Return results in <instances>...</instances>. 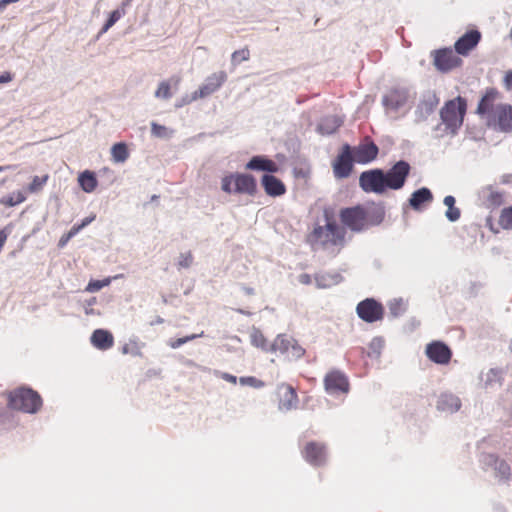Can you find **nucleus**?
Listing matches in <instances>:
<instances>
[{
    "label": "nucleus",
    "mask_w": 512,
    "mask_h": 512,
    "mask_svg": "<svg viewBox=\"0 0 512 512\" xmlns=\"http://www.w3.org/2000/svg\"><path fill=\"white\" fill-rule=\"evenodd\" d=\"M481 33L478 30H470L462 35L455 42V51L458 55L467 56L476 48L481 40Z\"/></svg>",
    "instance_id": "obj_17"
},
{
    "label": "nucleus",
    "mask_w": 512,
    "mask_h": 512,
    "mask_svg": "<svg viewBox=\"0 0 512 512\" xmlns=\"http://www.w3.org/2000/svg\"><path fill=\"white\" fill-rule=\"evenodd\" d=\"M451 400L456 402V404H455L456 405V409H458L459 406H460L459 403H458V399L451 397Z\"/></svg>",
    "instance_id": "obj_55"
},
{
    "label": "nucleus",
    "mask_w": 512,
    "mask_h": 512,
    "mask_svg": "<svg viewBox=\"0 0 512 512\" xmlns=\"http://www.w3.org/2000/svg\"><path fill=\"white\" fill-rule=\"evenodd\" d=\"M221 189L227 194L254 196L257 193V182L251 174L231 173L222 178Z\"/></svg>",
    "instance_id": "obj_3"
},
{
    "label": "nucleus",
    "mask_w": 512,
    "mask_h": 512,
    "mask_svg": "<svg viewBox=\"0 0 512 512\" xmlns=\"http://www.w3.org/2000/svg\"><path fill=\"white\" fill-rule=\"evenodd\" d=\"M95 219V216L86 217L82 220L80 224L74 225L73 228L77 229V232L79 233L84 227L89 225L93 220Z\"/></svg>",
    "instance_id": "obj_49"
},
{
    "label": "nucleus",
    "mask_w": 512,
    "mask_h": 512,
    "mask_svg": "<svg viewBox=\"0 0 512 512\" xmlns=\"http://www.w3.org/2000/svg\"><path fill=\"white\" fill-rule=\"evenodd\" d=\"M226 80L227 74L225 71H219L211 74L207 77L205 83L201 85L198 90L193 92L191 100L195 101L213 94L226 82Z\"/></svg>",
    "instance_id": "obj_14"
},
{
    "label": "nucleus",
    "mask_w": 512,
    "mask_h": 512,
    "mask_svg": "<svg viewBox=\"0 0 512 512\" xmlns=\"http://www.w3.org/2000/svg\"><path fill=\"white\" fill-rule=\"evenodd\" d=\"M302 457L312 466H322L327 460V451L324 443L317 441L307 442L301 450Z\"/></svg>",
    "instance_id": "obj_12"
},
{
    "label": "nucleus",
    "mask_w": 512,
    "mask_h": 512,
    "mask_svg": "<svg viewBox=\"0 0 512 512\" xmlns=\"http://www.w3.org/2000/svg\"><path fill=\"white\" fill-rule=\"evenodd\" d=\"M13 76L10 72H5L0 76V83H8L12 81Z\"/></svg>",
    "instance_id": "obj_51"
},
{
    "label": "nucleus",
    "mask_w": 512,
    "mask_h": 512,
    "mask_svg": "<svg viewBox=\"0 0 512 512\" xmlns=\"http://www.w3.org/2000/svg\"><path fill=\"white\" fill-rule=\"evenodd\" d=\"M110 284V279L104 280H92L88 283L86 287V291L88 292H97L101 290L103 287L108 286Z\"/></svg>",
    "instance_id": "obj_39"
},
{
    "label": "nucleus",
    "mask_w": 512,
    "mask_h": 512,
    "mask_svg": "<svg viewBox=\"0 0 512 512\" xmlns=\"http://www.w3.org/2000/svg\"><path fill=\"white\" fill-rule=\"evenodd\" d=\"M466 110V100L458 96L444 104L440 110V117L447 129H450L454 133L462 126Z\"/></svg>",
    "instance_id": "obj_4"
},
{
    "label": "nucleus",
    "mask_w": 512,
    "mask_h": 512,
    "mask_svg": "<svg viewBox=\"0 0 512 512\" xmlns=\"http://www.w3.org/2000/svg\"><path fill=\"white\" fill-rule=\"evenodd\" d=\"M279 397V407L284 410H290L296 406L298 402V396L295 389L286 383H282L277 389Z\"/></svg>",
    "instance_id": "obj_20"
},
{
    "label": "nucleus",
    "mask_w": 512,
    "mask_h": 512,
    "mask_svg": "<svg viewBox=\"0 0 512 512\" xmlns=\"http://www.w3.org/2000/svg\"><path fill=\"white\" fill-rule=\"evenodd\" d=\"M324 389L332 396L347 395L350 391L348 376L339 369L329 370L323 378Z\"/></svg>",
    "instance_id": "obj_6"
},
{
    "label": "nucleus",
    "mask_w": 512,
    "mask_h": 512,
    "mask_svg": "<svg viewBox=\"0 0 512 512\" xmlns=\"http://www.w3.org/2000/svg\"><path fill=\"white\" fill-rule=\"evenodd\" d=\"M432 200L433 195L431 191L428 188L423 187L412 193L409 203L414 210H419L423 204L430 203Z\"/></svg>",
    "instance_id": "obj_24"
},
{
    "label": "nucleus",
    "mask_w": 512,
    "mask_h": 512,
    "mask_svg": "<svg viewBox=\"0 0 512 512\" xmlns=\"http://www.w3.org/2000/svg\"><path fill=\"white\" fill-rule=\"evenodd\" d=\"M172 96L171 84L169 81H162L159 83L155 91V97L161 99H169Z\"/></svg>",
    "instance_id": "obj_37"
},
{
    "label": "nucleus",
    "mask_w": 512,
    "mask_h": 512,
    "mask_svg": "<svg viewBox=\"0 0 512 512\" xmlns=\"http://www.w3.org/2000/svg\"><path fill=\"white\" fill-rule=\"evenodd\" d=\"M241 385H248L252 387H261L263 383L253 376L241 377L239 379Z\"/></svg>",
    "instance_id": "obj_43"
},
{
    "label": "nucleus",
    "mask_w": 512,
    "mask_h": 512,
    "mask_svg": "<svg viewBox=\"0 0 512 512\" xmlns=\"http://www.w3.org/2000/svg\"><path fill=\"white\" fill-rule=\"evenodd\" d=\"M11 166H0V172L10 169Z\"/></svg>",
    "instance_id": "obj_54"
},
{
    "label": "nucleus",
    "mask_w": 512,
    "mask_h": 512,
    "mask_svg": "<svg viewBox=\"0 0 512 512\" xmlns=\"http://www.w3.org/2000/svg\"><path fill=\"white\" fill-rule=\"evenodd\" d=\"M495 470H496L497 476H499L501 479L508 480L510 478L511 468L506 461L497 460L495 462Z\"/></svg>",
    "instance_id": "obj_36"
},
{
    "label": "nucleus",
    "mask_w": 512,
    "mask_h": 512,
    "mask_svg": "<svg viewBox=\"0 0 512 512\" xmlns=\"http://www.w3.org/2000/svg\"><path fill=\"white\" fill-rule=\"evenodd\" d=\"M425 354L430 361L439 365H447L452 358L451 349L441 341H432L427 344Z\"/></svg>",
    "instance_id": "obj_15"
},
{
    "label": "nucleus",
    "mask_w": 512,
    "mask_h": 512,
    "mask_svg": "<svg viewBox=\"0 0 512 512\" xmlns=\"http://www.w3.org/2000/svg\"><path fill=\"white\" fill-rule=\"evenodd\" d=\"M92 345L99 350H108L114 345L112 333L105 329H96L91 335Z\"/></svg>",
    "instance_id": "obj_23"
},
{
    "label": "nucleus",
    "mask_w": 512,
    "mask_h": 512,
    "mask_svg": "<svg viewBox=\"0 0 512 512\" xmlns=\"http://www.w3.org/2000/svg\"><path fill=\"white\" fill-rule=\"evenodd\" d=\"M250 341L251 344L257 348H261L266 350L267 349V340L263 333L258 330L254 329L250 334Z\"/></svg>",
    "instance_id": "obj_35"
},
{
    "label": "nucleus",
    "mask_w": 512,
    "mask_h": 512,
    "mask_svg": "<svg viewBox=\"0 0 512 512\" xmlns=\"http://www.w3.org/2000/svg\"><path fill=\"white\" fill-rule=\"evenodd\" d=\"M250 58V51L247 47L236 50L232 53L231 61L234 65H238L243 61H247Z\"/></svg>",
    "instance_id": "obj_38"
},
{
    "label": "nucleus",
    "mask_w": 512,
    "mask_h": 512,
    "mask_svg": "<svg viewBox=\"0 0 512 512\" xmlns=\"http://www.w3.org/2000/svg\"><path fill=\"white\" fill-rule=\"evenodd\" d=\"M125 15V9H116L112 11L107 19L106 23L102 27L100 33H106L121 17Z\"/></svg>",
    "instance_id": "obj_33"
},
{
    "label": "nucleus",
    "mask_w": 512,
    "mask_h": 512,
    "mask_svg": "<svg viewBox=\"0 0 512 512\" xmlns=\"http://www.w3.org/2000/svg\"><path fill=\"white\" fill-rule=\"evenodd\" d=\"M352 149L348 144L342 147L340 154L333 162V172L336 178H347L353 170Z\"/></svg>",
    "instance_id": "obj_13"
},
{
    "label": "nucleus",
    "mask_w": 512,
    "mask_h": 512,
    "mask_svg": "<svg viewBox=\"0 0 512 512\" xmlns=\"http://www.w3.org/2000/svg\"><path fill=\"white\" fill-rule=\"evenodd\" d=\"M443 202L448 207L446 217L452 222L457 221L460 218L461 212L459 208L455 207V198L448 195L444 198Z\"/></svg>",
    "instance_id": "obj_29"
},
{
    "label": "nucleus",
    "mask_w": 512,
    "mask_h": 512,
    "mask_svg": "<svg viewBox=\"0 0 512 512\" xmlns=\"http://www.w3.org/2000/svg\"><path fill=\"white\" fill-rule=\"evenodd\" d=\"M486 125L497 132H512V105L508 103L498 104L495 111L486 120Z\"/></svg>",
    "instance_id": "obj_5"
},
{
    "label": "nucleus",
    "mask_w": 512,
    "mask_h": 512,
    "mask_svg": "<svg viewBox=\"0 0 512 512\" xmlns=\"http://www.w3.org/2000/svg\"><path fill=\"white\" fill-rule=\"evenodd\" d=\"M193 255L190 251L186 252V253H182L180 256H179V260H178V268L181 269V268H189L192 263H193Z\"/></svg>",
    "instance_id": "obj_40"
},
{
    "label": "nucleus",
    "mask_w": 512,
    "mask_h": 512,
    "mask_svg": "<svg viewBox=\"0 0 512 512\" xmlns=\"http://www.w3.org/2000/svg\"><path fill=\"white\" fill-rule=\"evenodd\" d=\"M309 238L312 244L324 249L342 248L346 242V229L327 217L326 224L316 226Z\"/></svg>",
    "instance_id": "obj_1"
},
{
    "label": "nucleus",
    "mask_w": 512,
    "mask_h": 512,
    "mask_svg": "<svg viewBox=\"0 0 512 512\" xmlns=\"http://www.w3.org/2000/svg\"><path fill=\"white\" fill-rule=\"evenodd\" d=\"M295 340L287 335H278L273 344L271 350L274 352H280L281 354L290 355V347L293 345Z\"/></svg>",
    "instance_id": "obj_27"
},
{
    "label": "nucleus",
    "mask_w": 512,
    "mask_h": 512,
    "mask_svg": "<svg viewBox=\"0 0 512 512\" xmlns=\"http://www.w3.org/2000/svg\"><path fill=\"white\" fill-rule=\"evenodd\" d=\"M3 415L0 414V424L2 423Z\"/></svg>",
    "instance_id": "obj_56"
},
{
    "label": "nucleus",
    "mask_w": 512,
    "mask_h": 512,
    "mask_svg": "<svg viewBox=\"0 0 512 512\" xmlns=\"http://www.w3.org/2000/svg\"><path fill=\"white\" fill-rule=\"evenodd\" d=\"M408 101V93L405 89H391L383 97V105L386 109L397 111Z\"/></svg>",
    "instance_id": "obj_19"
},
{
    "label": "nucleus",
    "mask_w": 512,
    "mask_h": 512,
    "mask_svg": "<svg viewBox=\"0 0 512 512\" xmlns=\"http://www.w3.org/2000/svg\"><path fill=\"white\" fill-rule=\"evenodd\" d=\"M501 98L500 92L496 88L486 89L484 95L480 99L476 112L481 116H485L486 120L495 111L498 104L496 102Z\"/></svg>",
    "instance_id": "obj_16"
},
{
    "label": "nucleus",
    "mask_w": 512,
    "mask_h": 512,
    "mask_svg": "<svg viewBox=\"0 0 512 512\" xmlns=\"http://www.w3.org/2000/svg\"><path fill=\"white\" fill-rule=\"evenodd\" d=\"M410 165L406 161H398L387 172H384V179L387 189H401L410 173Z\"/></svg>",
    "instance_id": "obj_10"
},
{
    "label": "nucleus",
    "mask_w": 512,
    "mask_h": 512,
    "mask_svg": "<svg viewBox=\"0 0 512 512\" xmlns=\"http://www.w3.org/2000/svg\"><path fill=\"white\" fill-rule=\"evenodd\" d=\"M503 86L507 91H512V69L505 72Z\"/></svg>",
    "instance_id": "obj_48"
},
{
    "label": "nucleus",
    "mask_w": 512,
    "mask_h": 512,
    "mask_svg": "<svg viewBox=\"0 0 512 512\" xmlns=\"http://www.w3.org/2000/svg\"><path fill=\"white\" fill-rule=\"evenodd\" d=\"M342 124L343 121L340 117L332 115L323 118L317 129L321 134L330 135L335 133L342 126Z\"/></svg>",
    "instance_id": "obj_25"
},
{
    "label": "nucleus",
    "mask_w": 512,
    "mask_h": 512,
    "mask_svg": "<svg viewBox=\"0 0 512 512\" xmlns=\"http://www.w3.org/2000/svg\"><path fill=\"white\" fill-rule=\"evenodd\" d=\"M261 184L265 193L271 197H279L286 193V186L284 183L273 175H263L261 178Z\"/></svg>",
    "instance_id": "obj_21"
},
{
    "label": "nucleus",
    "mask_w": 512,
    "mask_h": 512,
    "mask_svg": "<svg viewBox=\"0 0 512 512\" xmlns=\"http://www.w3.org/2000/svg\"><path fill=\"white\" fill-rule=\"evenodd\" d=\"M221 378L224 379L227 382L232 383V384H236L237 383V377L234 376V375H231L229 373H222L221 374Z\"/></svg>",
    "instance_id": "obj_50"
},
{
    "label": "nucleus",
    "mask_w": 512,
    "mask_h": 512,
    "mask_svg": "<svg viewBox=\"0 0 512 512\" xmlns=\"http://www.w3.org/2000/svg\"><path fill=\"white\" fill-rule=\"evenodd\" d=\"M202 334H200L201 336ZM197 337H199V335L197 334H192V335H188V336H185V337H182V338H177V339H173V340H170L169 342V346L173 349H177L179 348L180 346H182L183 344L191 341V340H194L196 339Z\"/></svg>",
    "instance_id": "obj_41"
},
{
    "label": "nucleus",
    "mask_w": 512,
    "mask_h": 512,
    "mask_svg": "<svg viewBox=\"0 0 512 512\" xmlns=\"http://www.w3.org/2000/svg\"><path fill=\"white\" fill-rule=\"evenodd\" d=\"M12 224L7 225L5 228L0 229V252L11 232Z\"/></svg>",
    "instance_id": "obj_46"
},
{
    "label": "nucleus",
    "mask_w": 512,
    "mask_h": 512,
    "mask_svg": "<svg viewBox=\"0 0 512 512\" xmlns=\"http://www.w3.org/2000/svg\"><path fill=\"white\" fill-rule=\"evenodd\" d=\"M299 281L302 283V284H310L311 283V276L309 274H301L299 276Z\"/></svg>",
    "instance_id": "obj_52"
},
{
    "label": "nucleus",
    "mask_w": 512,
    "mask_h": 512,
    "mask_svg": "<svg viewBox=\"0 0 512 512\" xmlns=\"http://www.w3.org/2000/svg\"><path fill=\"white\" fill-rule=\"evenodd\" d=\"M121 351L123 354L141 355V352L135 343L123 345Z\"/></svg>",
    "instance_id": "obj_47"
},
{
    "label": "nucleus",
    "mask_w": 512,
    "mask_h": 512,
    "mask_svg": "<svg viewBox=\"0 0 512 512\" xmlns=\"http://www.w3.org/2000/svg\"><path fill=\"white\" fill-rule=\"evenodd\" d=\"M431 57L435 68L442 72L447 73L453 69L460 67L463 63L460 56L452 48H441L432 51Z\"/></svg>",
    "instance_id": "obj_8"
},
{
    "label": "nucleus",
    "mask_w": 512,
    "mask_h": 512,
    "mask_svg": "<svg viewBox=\"0 0 512 512\" xmlns=\"http://www.w3.org/2000/svg\"><path fill=\"white\" fill-rule=\"evenodd\" d=\"M78 183L86 193H92L98 185V180L94 172L85 170L78 176Z\"/></svg>",
    "instance_id": "obj_26"
},
{
    "label": "nucleus",
    "mask_w": 512,
    "mask_h": 512,
    "mask_svg": "<svg viewBox=\"0 0 512 512\" xmlns=\"http://www.w3.org/2000/svg\"><path fill=\"white\" fill-rule=\"evenodd\" d=\"M77 229H74L73 227L64 235L61 236L58 245L60 247H64L69 240L74 237L77 234Z\"/></svg>",
    "instance_id": "obj_45"
},
{
    "label": "nucleus",
    "mask_w": 512,
    "mask_h": 512,
    "mask_svg": "<svg viewBox=\"0 0 512 512\" xmlns=\"http://www.w3.org/2000/svg\"><path fill=\"white\" fill-rule=\"evenodd\" d=\"M357 315L367 323L380 321L384 317V307L373 298H367L358 303L356 307Z\"/></svg>",
    "instance_id": "obj_11"
},
{
    "label": "nucleus",
    "mask_w": 512,
    "mask_h": 512,
    "mask_svg": "<svg viewBox=\"0 0 512 512\" xmlns=\"http://www.w3.org/2000/svg\"><path fill=\"white\" fill-rule=\"evenodd\" d=\"M111 155L114 162H125L129 157L127 145L123 142L114 144L111 148Z\"/></svg>",
    "instance_id": "obj_28"
},
{
    "label": "nucleus",
    "mask_w": 512,
    "mask_h": 512,
    "mask_svg": "<svg viewBox=\"0 0 512 512\" xmlns=\"http://www.w3.org/2000/svg\"><path fill=\"white\" fill-rule=\"evenodd\" d=\"M341 222L352 231L359 232L369 225L367 210L358 205L340 211Z\"/></svg>",
    "instance_id": "obj_7"
},
{
    "label": "nucleus",
    "mask_w": 512,
    "mask_h": 512,
    "mask_svg": "<svg viewBox=\"0 0 512 512\" xmlns=\"http://www.w3.org/2000/svg\"><path fill=\"white\" fill-rule=\"evenodd\" d=\"M49 179V176L43 175V176H34L31 183L28 185V192L29 193H37L43 189L45 184L47 183Z\"/></svg>",
    "instance_id": "obj_34"
},
{
    "label": "nucleus",
    "mask_w": 512,
    "mask_h": 512,
    "mask_svg": "<svg viewBox=\"0 0 512 512\" xmlns=\"http://www.w3.org/2000/svg\"><path fill=\"white\" fill-rule=\"evenodd\" d=\"M305 350L296 342H293V345L290 347V357L300 358L304 355Z\"/></svg>",
    "instance_id": "obj_44"
},
{
    "label": "nucleus",
    "mask_w": 512,
    "mask_h": 512,
    "mask_svg": "<svg viewBox=\"0 0 512 512\" xmlns=\"http://www.w3.org/2000/svg\"><path fill=\"white\" fill-rule=\"evenodd\" d=\"M379 149L377 145L368 141L361 143L352 150L353 159L355 162L360 164L369 163L377 158Z\"/></svg>",
    "instance_id": "obj_18"
},
{
    "label": "nucleus",
    "mask_w": 512,
    "mask_h": 512,
    "mask_svg": "<svg viewBox=\"0 0 512 512\" xmlns=\"http://www.w3.org/2000/svg\"><path fill=\"white\" fill-rule=\"evenodd\" d=\"M486 202L490 206H499L503 202V194L494 190L492 187H487L483 190Z\"/></svg>",
    "instance_id": "obj_30"
},
{
    "label": "nucleus",
    "mask_w": 512,
    "mask_h": 512,
    "mask_svg": "<svg viewBox=\"0 0 512 512\" xmlns=\"http://www.w3.org/2000/svg\"><path fill=\"white\" fill-rule=\"evenodd\" d=\"M8 406L25 413H36L42 407L41 396L31 388H19L8 394Z\"/></svg>",
    "instance_id": "obj_2"
},
{
    "label": "nucleus",
    "mask_w": 512,
    "mask_h": 512,
    "mask_svg": "<svg viewBox=\"0 0 512 512\" xmlns=\"http://www.w3.org/2000/svg\"><path fill=\"white\" fill-rule=\"evenodd\" d=\"M359 186L366 193H385L387 187L384 179V171L381 169H372L362 172L359 177Z\"/></svg>",
    "instance_id": "obj_9"
},
{
    "label": "nucleus",
    "mask_w": 512,
    "mask_h": 512,
    "mask_svg": "<svg viewBox=\"0 0 512 512\" xmlns=\"http://www.w3.org/2000/svg\"><path fill=\"white\" fill-rule=\"evenodd\" d=\"M498 224L504 230L512 229V206L505 207L501 210Z\"/></svg>",
    "instance_id": "obj_31"
},
{
    "label": "nucleus",
    "mask_w": 512,
    "mask_h": 512,
    "mask_svg": "<svg viewBox=\"0 0 512 512\" xmlns=\"http://www.w3.org/2000/svg\"><path fill=\"white\" fill-rule=\"evenodd\" d=\"M172 81H174V85L177 86L180 82V78L176 77V78H172L171 79Z\"/></svg>",
    "instance_id": "obj_53"
},
{
    "label": "nucleus",
    "mask_w": 512,
    "mask_h": 512,
    "mask_svg": "<svg viewBox=\"0 0 512 512\" xmlns=\"http://www.w3.org/2000/svg\"><path fill=\"white\" fill-rule=\"evenodd\" d=\"M26 200V196L18 191L12 195L4 196L0 199V203L6 207L16 206Z\"/></svg>",
    "instance_id": "obj_32"
},
{
    "label": "nucleus",
    "mask_w": 512,
    "mask_h": 512,
    "mask_svg": "<svg viewBox=\"0 0 512 512\" xmlns=\"http://www.w3.org/2000/svg\"><path fill=\"white\" fill-rule=\"evenodd\" d=\"M151 132L154 136L164 138L168 136V129L160 124L153 122L151 124Z\"/></svg>",
    "instance_id": "obj_42"
},
{
    "label": "nucleus",
    "mask_w": 512,
    "mask_h": 512,
    "mask_svg": "<svg viewBox=\"0 0 512 512\" xmlns=\"http://www.w3.org/2000/svg\"><path fill=\"white\" fill-rule=\"evenodd\" d=\"M245 168L251 171H264L268 173H276L279 170L278 164L265 156H253Z\"/></svg>",
    "instance_id": "obj_22"
}]
</instances>
